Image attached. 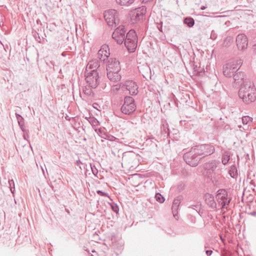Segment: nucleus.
I'll return each mask as SVG.
<instances>
[{
    "instance_id": "obj_4",
    "label": "nucleus",
    "mask_w": 256,
    "mask_h": 256,
    "mask_svg": "<svg viewBox=\"0 0 256 256\" xmlns=\"http://www.w3.org/2000/svg\"><path fill=\"white\" fill-rule=\"evenodd\" d=\"M86 80L88 86L92 88H96L100 82V78L98 71L85 70Z\"/></svg>"
},
{
    "instance_id": "obj_49",
    "label": "nucleus",
    "mask_w": 256,
    "mask_h": 256,
    "mask_svg": "<svg viewBox=\"0 0 256 256\" xmlns=\"http://www.w3.org/2000/svg\"><path fill=\"white\" fill-rule=\"evenodd\" d=\"M100 194H101L102 196H106V193H104V192H102V193H100Z\"/></svg>"
},
{
    "instance_id": "obj_15",
    "label": "nucleus",
    "mask_w": 256,
    "mask_h": 256,
    "mask_svg": "<svg viewBox=\"0 0 256 256\" xmlns=\"http://www.w3.org/2000/svg\"><path fill=\"white\" fill-rule=\"evenodd\" d=\"M237 71V68L232 62L228 63L223 67L224 74L226 77L232 76Z\"/></svg>"
},
{
    "instance_id": "obj_28",
    "label": "nucleus",
    "mask_w": 256,
    "mask_h": 256,
    "mask_svg": "<svg viewBox=\"0 0 256 256\" xmlns=\"http://www.w3.org/2000/svg\"><path fill=\"white\" fill-rule=\"evenodd\" d=\"M155 198L156 201L160 203L164 202L165 200L164 198L161 194V193H156Z\"/></svg>"
},
{
    "instance_id": "obj_32",
    "label": "nucleus",
    "mask_w": 256,
    "mask_h": 256,
    "mask_svg": "<svg viewBox=\"0 0 256 256\" xmlns=\"http://www.w3.org/2000/svg\"><path fill=\"white\" fill-rule=\"evenodd\" d=\"M16 116L18 120V124H22L23 123H24V119L20 114L16 113Z\"/></svg>"
},
{
    "instance_id": "obj_52",
    "label": "nucleus",
    "mask_w": 256,
    "mask_h": 256,
    "mask_svg": "<svg viewBox=\"0 0 256 256\" xmlns=\"http://www.w3.org/2000/svg\"><path fill=\"white\" fill-rule=\"evenodd\" d=\"M96 192H102V190H98Z\"/></svg>"
},
{
    "instance_id": "obj_40",
    "label": "nucleus",
    "mask_w": 256,
    "mask_h": 256,
    "mask_svg": "<svg viewBox=\"0 0 256 256\" xmlns=\"http://www.w3.org/2000/svg\"><path fill=\"white\" fill-rule=\"evenodd\" d=\"M20 128L21 130L24 133L26 132V130L25 128V126L24 123H23L22 124H19Z\"/></svg>"
},
{
    "instance_id": "obj_54",
    "label": "nucleus",
    "mask_w": 256,
    "mask_h": 256,
    "mask_svg": "<svg viewBox=\"0 0 256 256\" xmlns=\"http://www.w3.org/2000/svg\"><path fill=\"white\" fill-rule=\"evenodd\" d=\"M201 8H202V10H204V6H203V7H202Z\"/></svg>"
},
{
    "instance_id": "obj_25",
    "label": "nucleus",
    "mask_w": 256,
    "mask_h": 256,
    "mask_svg": "<svg viewBox=\"0 0 256 256\" xmlns=\"http://www.w3.org/2000/svg\"><path fill=\"white\" fill-rule=\"evenodd\" d=\"M233 42V38L230 36H227L224 40L222 46L224 47L229 46Z\"/></svg>"
},
{
    "instance_id": "obj_45",
    "label": "nucleus",
    "mask_w": 256,
    "mask_h": 256,
    "mask_svg": "<svg viewBox=\"0 0 256 256\" xmlns=\"http://www.w3.org/2000/svg\"><path fill=\"white\" fill-rule=\"evenodd\" d=\"M254 50L256 52V44L253 46Z\"/></svg>"
},
{
    "instance_id": "obj_34",
    "label": "nucleus",
    "mask_w": 256,
    "mask_h": 256,
    "mask_svg": "<svg viewBox=\"0 0 256 256\" xmlns=\"http://www.w3.org/2000/svg\"><path fill=\"white\" fill-rule=\"evenodd\" d=\"M162 130L164 132L165 134H169V129L168 128V124H163L162 126L161 127Z\"/></svg>"
},
{
    "instance_id": "obj_24",
    "label": "nucleus",
    "mask_w": 256,
    "mask_h": 256,
    "mask_svg": "<svg viewBox=\"0 0 256 256\" xmlns=\"http://www.w3.org/2000/svg\"><path fill=\"white\" fill-rule=\"evenodd\" d=\"M184 23L188 27H192L194 24V20L191 17H186L184 20Z\"/></svg>"
},
{
    "instance_id": "obj_21",
    "label": "nucleus",
    "mask_w": 256,
    "mask_h": 256,
    "mask_svg": "<svg viewBox=\"0 0 256 256\" xmlns=\"http://www.w3.org/2000/svg\"><path fill=\"white\" fill-rule=\"evenodd\" d=\"M228 173L230 176L232 178H236L238 176V170L236 165H232L228 171Z\"/></svg>"
},
{
    "instance_id": "obj_38",
    "label": "nucleus",
    "mask_w": 256,
    "mask_h": 256,
    "mask_svg": "<svg viewBox=\"0 0 256 256\" xmlns=\"http://www.w3.org/2000/svg\"><path fill=\"white\" fill-rule=\"evenodd\" d=\"M217 38V34L214 30H212L210 34V38L216 40Z\"/></svg>"
},
{
    "instance_id": "obj_19",
    "label": "nucleus",
    "mask_w": 256,
    "mask_h": 256,
    "mask_svg": "<svg viewBox=\"0 0 256 256\" xmlns=\"http://www.w3.org/2000/svg\"><path fill=\"white\" fill-rule=\"evenodd\" d=\"M204 198L206 204L212 208H216V204L214 200V197L210 193H206Z\"/></svg>"
},
{
    "instance_id": "obj_13",
    "label": "nucleus",
    "mask_w": 256,
    "mask_h": 256,
    "mask_svg": "<svg viewBox=\"0 0 256 256\" xmlns=\"http://www.w3.org/2000/svg\"><path fill=\"white\" fill-rule=\"evenodd\" d=\"M216 198L222 208H226L231 200V198L228 197V193H218Z\"/></svg>"
},
{
    "instance_id": "obj_51",
    "label": "nucleus",
    "mask_w": 256,
    "mask_h": 256,
    "mask_svg": "<svg viewBox=\"0 0 256 256\" xmlns=\"http://www.w3.org/2000/svg\"><path fill=\"white\" fill-rule=\"evenodd\" d=\"M98 121L96 119V120H94V124H96V123H98Z\"/></svg>"
},
{
    "instance_id": "obj_22",
    "label": "nucleus",
    "mask_w": 256,
    "mask_h": 256,
    "mask_svg": "<svg viewBox=\"0 0 256 256\" xmlns=\"http://www.w3.org/2000/svg\"><path fill=\"white\" fill-rule=\"evenodd\" d=\"M120 90L124 92V83H119L114 85L112 88V90L115 94H116Z\"/></svg>"
},
{
    "instance_id": "obj_10",
    "label": "nucleus",
    "mask_w": 256,
    "mask_h": 256,
    "mask_svg": "<svg viewBox=\"0 0 256 256\" xmlns=\"http://www.w3.org/2000/svg\"><path fill=\"white\" fill-rule=\"evenodd\" d=\"M124 91L126 90L129 92L132 96L136 95L138 92V86L136 82L132 80H126L124 83Z\"/></svg>"
},
{
    "instance_id": "obj_43",
    "label": "nucleus",
    "mask_w": 256,
    "mask_h": 256,
    "mask_svg": "<svg viewBox=\"0 0 256 256\" xmlns=\"http://www.w3.org/2000/svg\"><path fill=\"white\" fill-rule=\"evenodd\" d=\"M206 253L208 256H210L212 254V250H206Z\"/></svg>"
},
{
    "instance_id": "obj_16",
    "label": "nucleus",
    "mask_w": 256,
    "mask_h": 256,
    "mask_svg": "<svg viewBox=\"0 0 256 256\" xmlns=\"http://www.w3.org/2000/svg\"><path fill=\"white\" fill-rule=\"evenodd\" d=\"M232 76L234 83L238 86H240L246 83L245 81H250L248 80L245 78V74L242 72H236Z\"/></svg>"
},
{
    "instance_id": "obj_29",
    "label": "nucleus",
    "mask_w": 256,
    "mask_h": 256,
    "mask_svg": "<svg viewBox=\"0 0 256 256\" xmlns=\"http://www.w3.org/2000/svg\"><path fill=\"white\" fill-rule=\"evenodd\" d=\"M252 122V118L248 116H244L242 118V122L244 124H247Z\"/></svg>"
},
{
    "instance_id": "obj_9",
    "label": "nucleus",
    "mask_w": 256,
    "mask_h": 256,
    "mask_svg": "<svg viewBox=\"0 0 256 256\" xmlns=\"http://www.w3.org/2000/svg\"><path fill=\"white\" fill-rule=\"evenodd\" d=\"M146 12V8L144 6L134 10L130 14L131 20L133 22L142 20L144 18Z\"/></svg>"
},
{
    "instance_id": "obj_14",
    "label": "nucleus",
    "mask_w": 256,
    "mask_h": 256,
    "mask_svg": "<svg viewBox=\"0 0 256 256\" xmlns=\"http://www.w3.org/2000/svg\"><path fill=\"white\" fill-rule=\"evenodd\" d=\"M110 55V48L106 44H104L101 46L100 49L98 50V58L100 61L104 62L108 59Z\"/></svg>"
},
{
    "instance_id": "obj_27",
    "label": "nucleus",
    "mask_w": 256,
    "mask_h": 256,
    "mask_svg": "<svg viewBox=\"0 0 256 256\" xmlns=\"http://www.w3.org/2000/svg\"><path fill=\"white\" fill-rule=\"evenodd\" d=\"M178 206L174 204H172V214H173V216H174V217L176 220H178Z\"/></svg>"
},
{
    "instance_id": "obj_3",
    "label": "nucleus",
    "mask_w": 256,
    "mask_h": 256,
    "mask_svg": "<svg viewBox=\"0 0 256 256\" xmlns=\"http://www.w3.org/2000/svg\"><path fill=\"white\" fill-rule=\"evenodd\" d=\"M239 90L238 96L246 104H250L256 100V89L250 81H245Z\"/></svg>"
},
{
    "instance_id": "obj_26",
    "label": "nucleus",
    "mask_w": 256,
    "mask_h": 256,
    "mask_svg": "<svg viewBox=\"0 0 256 256\" xmlns=\"http://www.w3.org/2000/svg\"><path fill=\"white\" fill-rule=\"evenodd\" d=\"M104 128H100L98 130H96L97 134H98L102 138L106 139V138H108V134L104 131Z\"/></svg>"
},
{
    "instance_id": "obj_48",
    "label": "nucleus",
    "mask_w": 256,
    "mask_h": 256,
    "mask_svg": "<svg viewBox=\"0 0 256 256\" xmlns=\"http://www.w3.org/2000/svg\"><path fill=\"white\" fill-rule=\"evenodd\" d=\"M158 30H159L160 31L162 32V25L160 26V27L158 26Z\"/></svg>"
},
{
    "instance_id": "obj_12",
    "label": "nucleus",
    "mask_w": 256,
    "mask_h": 256,
    "mask_svg": "<svg viewBox=\"0 0 256 256\" xmlns=\"http://www.w3.org/2000/svg\"><path fill=\"white\" fill-rule=\"evenodd\" d=\"M236 44L239 50L243 51L246 49L248 44L246 36L244 34H238L236 38Z\"/></svg>"
},
{
    "instance_id": "obj_35",
    "label": "nucleus",
    "mask_w": 256,
    "mask_h": 256,
    "mask_svg": "<svg viewBox=\"0 0 256 256\" xmlns=\"http://www.w3.org/2000/svg\"><path fill=\"white\" fill-rule=\"evenodd\" d=\"M185 187H186V186H185L183 182H180L178 185V187H177L178 190L179 191V192H180L182 190H185Z\"/></svg>"
},
{
    "instance_id": "obj_5",
    "label": "nucleus",
    "mask_w": 256,
    "mask_h": 256,
    "mask_svg": "<svg viewBox=\"0 0 256 256\" xmlns=\"http://www.w3.org/2000/svg\"><path fill=\"white\" fill-rule=\"evenodd\" d=\"M192 148L195 150L197 155L200 156L202 158L212 154L215 150L214 146L210 144H200L194 146Z\"/></svg>"
},
{
    "instance_id": "obj_33",
    "label": "nucleus",
    "mask_w": 256,
    "mask_h": 256,
    "mask_svg": "<svg viewBox=\"0 0 256 256\" xmlns=\"http://www.w3.org/2000/svg\"><path fill=\"white\" fill-rule=\"evenodd\" d=\"M182 200V197L181 196H178L174 200L173 204H174L179 206Z\"/></svg>"
},
{
    "instance_id": "obj_55",
    "label": "nucleus",
    "mask_w": 256,
    "mask_h": 256,
    "mask_svg": "<svg viewBox=\"0 0 256 256\" xmlns=\"http://www.w3.org/2000/svg\"><path fill=\"white\" fill-rule=\"evenodd\" d=\"M244 194H245V193L242 192V196H244Z\"/></svg>"
},
{
    "instance_id": "obj_2",
    "label": "nucleus",
    "mask_w": 256,
    "mask_h": 256,
    "mask_svg": "<svg viewBox=\"0 0 256 256\" xmlns=\"http://www.w3.org/2000/svg\"><path fill=\"white\" fill-rule=\"evenodd\" d=\"M220 162L216 160H210L204 164V174L210 179L214 186L219 185L222 182L221 169Z\"/></svg>"
},
{
    "instance_id": "obj_41",
    "label": "nucleus",
    "mask_w": 256,
    "mask_h": 256,
    "mask_svg": "<svg viewBox=\"0 0 256 256\" xmlns=\"http://www.w3.org/2000/svg\"><path fill=\"white\" fill-rule=\"evenodd\" d=\"M108 138H106V140H110V141H113L114 140L115 138L114 136H111V135L108 134Z\"/></svg>"
},
{
    "instance_id": "obj_39",
    "label": "nucleus",
    "mask_w": 256,
    "mask_h": 256,
    "mask_svg": "<svg viewBox=\"0 0 256 256\" xmlns=\"http://www.w3.org/2000/svg\"><path fill=\"white\" fill-rule=\"evenodd\" d=\"M54 184H56L55 182L54 183V184H52V186H51V188H52V190L54 192H56V191H58L60 188H59V187L58 186H54Z\"/></svg>"
},
{
    "instance_id": "obj_18",
    "label": "nucleus",
    "mask_w": 256,
    "mask_h": 256,
    "mask_svg": "<svg viewBox=\"0 0 256 256\" xmlns=\"http://www.w3.org/2000/svg\"><path fill=\"white\" fill-rule=\"evenodd\" d=\"M100 64L99 61L97 59H94L90 60L88 64L86 70L88 71L94 70L98 71L97 69L100 67Z\"/></svg>"
},
{
    "instance_id": "obj_7",
    "label": "nucleus",
    "mask_w": 256,
    "mask_h": 256,
    "mask_svg": "<svg viewBox=\"0 0 256 256\" xmlns=\"http://www.w3.org/2000/svg\"><path fill=\"white\" fill-rule=\"evenodd\" d=\"M186 162L191 166H196L202 159L200 156L197 155L195 150L192 148L191 150L185 153L183 156Z\"/></svg>"
},
{
    "instance_id": "obj_53",
    "label": "nucleus",
    "mask_w": 256,
    "mask_h": 256,
    "mask_svg": "<svg viewBox=\"0 0 256 256\" xmlns=\"http://www.w3.org/2000/svg\"><path fill=\"white\" fill-rule=\"evenodd\" d=\"M24 139H26V136H25V134H24Z\"/></svg>"
},
{
    "instance_id": "obj_31",
    "label": "nucleus",
    "mask_w": 256,
    "mask_h": 256,
    "mask_svg": "<svg viewBox=\"0 0 256 256\" xmlns=\"http://www.w3.org/2000/svg\"><path fill=\"white\" fill-rule=\"evenodd\" d=\"M232 63L234 64V67L237 68V70H238L239 69V68H240V66H241V65L242 64V60L241 59H240V60H238L236 62H233Z\"/></svg>"
},
{
    "instance_id": "obj_23",
    "label": "nucleus",
    "mask_w": 256,
    "mask_h": 256,
    "mask_svg": "<svg viewBox=\"0 0 256 256\" xmlns=\"http://www.w3.org/2000/svg\"><path fill=\"white\" fill-rule=\"evenodd\" d=\"M135 0H116V2L120 6H128L132 4Z\"/></svg>"
},
{
    "instance_id": "obj_20",
    "label": "nucleus",
    "mask_w": 256,
    "mask_h": 256,
    "mask_svg": "<svg viewBox=\"0 0 256 256\" xmlns=\"http://www.w3.org/2000/svg\"><path fill=\"white\" fill-rule=\"evenodd\" d=\"M230 152L228 151H225L222 155V163L226 165L230 160Z\"/></svg>"
},
{
    "instance_id": "obj_42",
    "label": "nucleus",
    "mask_w": 256,
    "mask_h": 256,
    "mask_svg": "<svg viewBox=\"0 0 256 256\" xmlns=\"http://www.w3.org/2000/svg\"><path fill=\"white\" fill-rule=\"evenodd\" d=\"M250 186L252 191H255L254 188L256 187V186L253 184V183L252 182H250Z\"/></svg>"
},
{
    "instance_id": "obj_44",
    "label": "nucleus",
    "mask_w": 256,
    "mask_h": 256,
    "mask_svg": "<svg viewBox=\"0 0 256 256\" xmlns=\"http://www.w3.org/2000/svg\"><path fill=\"white\" fill-rule=\"evenodd\" d=\"M84 93L88 95H90L91 94V90H84Z\"/></svg>"
},
{
    "instance_id": "obj_46",
    "label": "nucleus",
    "mask_w": 256,
    "mask_h": 256,
    "mask_svg": "<svg viewBox=\"0 0 256 256\" xmlns=\"http://www.w3.org/2000/svg\"><path fill=\"white\" fill-rule=\"evenodd\" d=\"M148 182L150 183V184H152V180H146V182H144V184L148 183Z\"/></svg>"
},
{
    "instance_id": "obj_47",
    "label": "nucleus",
    "mask_w": 256,
    "mask_h": 256,
    "mask_svg": "<svg viewBox=\"0 0 256 256\" xmlns=\"http://www.w3.org/2000/svg\"><path fill=\"white\" fill-rule=\"evenodd\" d=\"M251 214H252V216H256V212H252V213H251Z\"/></svg>"
},
{
    "instance_id": "obj_37",
    "label": "nucleus",
    "mask_w": 256,
    "mask_h": 256,
    "mask_svg": "<svg viewBox=\"0 0 256 256\" xmlns=\"http://www.w3.org/2000/svg\"><path fill=\"white\" fill-rule=\"evenodd\" d=\"M111 207L114 212L116 213L118 212L119 209L118 206L116 204H112Z\"/></svg>"
},
{
    "instance_id": "obj_36",
    "label": "nucleus",
    "mask_w": 256,
    "mask_h": 256,
    "mask_svg": "<svg viewBox=\"0 0 256 256\" xmlns=\"http://www.w3.org/2000/svg\"><path fill=\"white\" fill-rule=\"evenodd\" d=\"M10 188V192H14V184L13 180H9Z\"/></svg>"
},
{
    "instance_id": "obj_8",
    "label": "nucleus",
    "mask_w": 256,
    "mask_h": 256,
    "mask_svg": "<svg viewBox=\"0 0 256 256\" xmlns=\"http://www.w3.org/2000/svg\"><path fill=\"white\" fill-rule=\"evenodd\" d=\"M118 14L115 10H106L104 13V18L108 24L112 27L116 26L119 24Z\"/></svg>"
},
{
    "instance_id": "obj_50",
    "label": "nucleus",
    "mask_w": 256,
    "mask_h": 256,
    "mask_svg": "<svg viewBox=\"0 0 256 256\" xmlns=\"http://www.w3.org/2000/svg\"><path fill=\"white\" fill-rule=\"evenodd\" d=\"M222 189H219L218 190H217V192H222Z\"/></svg>"
},
{
    "instance_id": "obj_11",
    "label": "nucleus",
    "mask_w": 256,
    "mask_h": 256,
    "mask_svg": "<svg viewBox=\"0 0 256 256\" xmlns=\"http://www.w3.org/2000/svg\"><path fill=\"white\" fill-rule=\"evenodd\" d=\"M106 66V72L117 71L120 72L121 70L120 62L116 58H110L108 59Z\"/></svg>"
},
{
    "instance_id": "obj_30",
    "label": "nucleus",
    "mask_w": 256,
    "mask_h": 256,
    "mask_svg": "<svg viewBox=\"0 0 256 256\" xmlns=\"http://www.w3.org/2000/svg\"><path fill=\"white\" fill-rule=\"evenodd\" d=\"M90 168L92 171V174L96 176L98 178V169L96 168L94 164H90Z\"/></svg>"
},
{
    "instance_id": "obj_17",
    "label": "nucleus",
    "mask_w": 256,
    "mask_h": 256,
    "mask_svg": "<svg viewBox=\"0 0 256 256\" xmlns=\"http://www.w3.org/2000/svg\"><path fill=\"white\" fill-rule=\"evenodd\" d=\"M107 77L110 82H116L122 78L120 72L117 71L107 72Z\"/></svg>"
},
{
    "instance_id": "obj_1",
    "label": "nucleus",
    "mask_w": 256,
    "mask_h": 256,
    "mask_svg": "<svg viewBox=\"0 0 256 256\" xmlns=\"http://www.w3.org/2000/svg\"><path fill=\"white\" fill-rule=\"evenodd\" d=\"M126 30L124 26L118 27L112 34V38L118 44H122L124 42V45L130 52L135 51L138 44L137 36L134 30H130L125 36Z\"/></svg>"
},
{
    "instance_id": "obj_6",
    "label": "nucleus",
    "mask_w": 256,
    "mask_h": 256,
    "mask_svg": "<svg viewBox=\"0 0 256 256\" xmlns=\"http://www.w3.org/2000/svg\"><path fill=\"white\" fill-rule=\"evenodd\" d=\"M120 110L124 114L130 115L132 114L136 110V104L134 98L128 96H126L124 103Z\"/></svg>"
}]
</instances>
